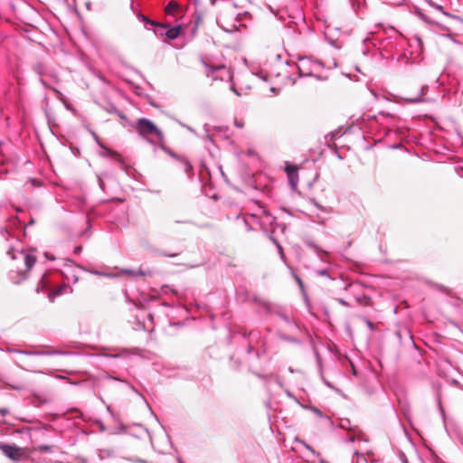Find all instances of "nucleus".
<instances>
[{"label": "nucleus", "mask_w": 463, "mask_h": 463, "mask_svg": "<svg viewBox=\"0 0 463 463\" xmlns=\"http://www.w3.org/2000/svg\"><path fill=\"white\" fill-rule=\"evenodd\" d=\"M177 7H178V5H177V4H176L175 2H170V3L167 5V6H166L165 11H166L167 13H171V12H173L174 10H175Z\"/></svg>", "instance_id": "21"}, {"label": "nucleus", "mask_w": 463, "mask_h": 463, "mask_svg": "<svg viewBox=\"0 0 463 463\" xmlns=\"http://www.w3.org/2000/svg\"><path fill=\"white\" fill-rule=\"evenodd\" d=\"M34 223V220L33 219H31V221L29 222V225H32Z\"/></svg>", "instance_id": "46"}, {"label": "nucleus", "mask_w": 463, "mask_h": 463, "mask_svg": "<svg viewBox=\"0 0 463 463\" xmlns=\"http://www.w3.org/2000/svg\"><path fill=\"white\" fill-rule=\"evenodd\" d=\"M352 369H353V374L356 376L357 375V372H356L354 364H352Z\"/></svg>", "instance_id": "41"}, {"label": "nucleus", "mask_w": 463, "mask_h": 463, "mask_svg": "<svg viewBox=\"0 0 463 463\" xmlns=\"http://www.w3.org/2000/svg\"><path fill=\"white\" fill-rule=\"evenodd\" d=\"M427 90H428V86L424 85L421 87L420 91L417 95L411 96V97H406V98H404V99L408 103L427 102L429 99L424 98V95Z\"/></svg>", "instance_id": "10"}, {"label": "nucleus", "mask_w": 463, "mask_h": 463, "mask_svg": "<svg viewBox=\"0 0 463 463\" xmlns=\"http://www.w3.org/2000/svg\"><path fill=\"white\" fill-rule=\"evenodd\" d=\"M285 321H288V317L285 315L280 316Z\"/></svg>", "instance_id": "45"}, {"label": "nucleus", "mask_w": 463, "mask_h": 463, "mask_svg": "<svg viewBox=\"0 0 463 463\" xmlns=\"http://www.w3.org/2000/svg\"><path fill=\"white\" fill-rule=\"evenodd\" d=\"M163 29H166L165 32V35L171 40L176 39L179 36L180 33V27H169L168 25H162L160 26Z\"/></svg>", "instance_id": "11"}, {"label": "nucleus", "mask_w": 463, "mask_h": 463, "mask_svg": "<svg viewBox=\"0 0 463 463\" xmlns=\"http://www.w3.org/2000/svg\"><path fill=\"white\" fill-rule=\"evenodd\" d=\"M337 66L336 61L334 60L332 64L326 65L322 61L313 60L310 57H299L297 67L300 77H315L319 80H324L326 78L317 74L321 69L335 68Z\"/></svg>", "instance_id": "1"}, {"label": "nucleus", "mask_w": 463, "mask_h": 463, "mask_svg": "<svg viewBox=\"0 0 463 463\" xmlns=\"http://www.w3.org/2000/svg\"><path fill=\"white\" fill-rule=\"evenodd\" d=\"M108 411L113 415L112 411H110V408L108 407Z\"/></svg>", "instance_id": "51"}, {"label": "nucleus", "mask_w": 463, "mask_h": 463, "mask_svg": "<svg viewBox=\"0 0 463 463\" xmlns=\"http://www.w3.org/2000/svg\"><path fill=\"white\" fill-rule=\"evenodd\" d=\"M93 136H94L95 139L98 141V137H97V135H96L95 133H93Z\"/></svg>", "instance_id": "49"}, {"label": "nucleus", "mask_w": 463, "mask_h": 463, "mask_svg": "<svg viewBox=\"0 0 463 463\" xmlns=\"http://www.w3.org/2000/svg\"><path fill=\"white\" fill-rule=\"evenodd\" d=\"M403 463H408L406 459L403 460Z\"/></svg>", "instance_id": "54"}, {"label": "nucleus", "mask_w": 463, "mask_h": 463, "mask_svg": "<svg viewBox=\"0 0 463 463\" xmlns=\"http://www.w3.org/2000/svg\"><path fill=\"white\" fill-rule=\"evenodd\" d=\"M8 354L20 355H64L67 354L68 352L60 351V350H52V351H43L36 349L35 347H32L31 349H19L14 346H7L5 350Z\"/></svg>", "instance_id": "3"}, {"label": "nucleus", "mask_w": 463, "mask_h": 463, "mask_svg": "<svg viewBox=\"0 0 463 463\" xmlns=\"http://www.w3.org/2000/svg\"><path fill=\"white\" fill-rule=\"evenodd\" d=\"M12 388H13V389H14V390H19V389H20V388H19V387H17V386H12Z\"/></svg>", "instance_id": "48"}, {"label": "nucleus", "mask_w": 463, "mask_h": 463, "mask_svg": "<svg viewBox=\"0 0 463 463\" xmlns=\"http://www.w3.org/2000/svg\"><path fill=\"white\" fill-rule=\"evenodd\" d=\"M80 268L76 266L74 262L71 260H66L63 265L62 269L61 270L64 280L70 283H77L79 280L78 269Z\"/></svg>", "instance_id": "5"}, {"label": "nucleus", "mask_w": 463, "mask_h": 463, "mask_svg": "<svg viewBox=\"0 0 463 463\" xmlns=\"http://www.w3.org/2000/svg\"><path fill=\"white\" fill-rule=\"evenodd\" d=\"M306 244L307 247L311 248L317 253V255L322 261L325 260L322 255H328L327 251L322 250L318 245H317L315 242L311 241H307Z\"/></svg>", "instance_id": "12"}, {"label": "nucleus", "mask_w": 463, "mask_h": 463, "mask_svg": "<svg viewBox=\"0 0 463 463\" xmlns=\"http://www.w3.org/2000/svg\"><path fill=\"white\" fill-rule=\"evenodd\" d=\"M99 429H100L101 431H105L106 430V428H105L104 424L101 423V422H99Z\"/></svg>", "instance_id": "39"}, {"label": "nucleus", "mask_w": 463, "mask_h": 463, "mask_svg": "<svg viewBox=\"0 0 463 463\" xmlns=\"http://www.w3.org/2000/svg\"><path fill=\"white\" fill-rule=\"evenodd\" d=\"M203 66L207 69L206 76L211 77L213 80H231L232 72L225 65L213 66L203 61Z\"/></svg>", "instance_id": "4"}, {"label": "nucleus", "mask_w": 463, "mask_h": 463, "mask_svg": "<svg viewBox=\"0 0 463 463\" xmlns=\"http://www.w3.org/2000/svg\"><path fill=\"white\" fill-rule=\"evenodd\" d=\"M292 273V276L293 278L295 279V280L297 281V283L298 284V286L300 287L301 289L304 288V284H303V281L302 279L299 278V276L298 274H296L293 270L291 271Z\"/></svg>", "instance_id": "23"}, {"label": "nucleus", "mask_w": 463, "mask_h": 463, "mask_svg": "<svg viewBox=\"0 0 463 463\" xmlns=\"http://www.w3.org/2000/svg\"><path fill=\"white\" fill-rule=\"evenodd\" d=\"M137 18L140 21L145 22L146 24H150V25H153V26H161V24H157L155 21L150 20L149 18H147L146 16H145V15H143L141 14H137Z\"/></svg>", "instance_id": "16"}, {"label": "nucleus", "mask_w": 463, "mask_h": 463, "mask_svg": "<svg viewBox=\"0 0 463 463\" xmlns=\"http://www.w3.org/2000/svg\"><path fill=\"white\" fill-rule=\"evenodd\" d=\"M33 355H20L14 358V363L20 368L34 373H41L40 371L34 370V363L30 359Z\"/></svg>", "instance_id": "7"}, {"label": "nucleus", "mask_w": 463, "mask_h": 463, "mask_svg": "<svg viewBox=\"0 0 463 463\" xmlns=\"http://www.w3.org/2000/svg\"><path fill=\"white\" fill-rule=\"evenodd\" d=\"M231 90H232L237 96L241 95V93L235 89L233 85L231 86Z\"/></svg>", "instance_id": "34"}, {"label": "nucleus", "mask_w": 463, "mask_h": 463, "mask_svg": "<svg viewBox=\"0 0 463 463\" xmlns=\"http://www.w3.org/2000/svg\"><path fill=\"white\" fill-rule=\"evenodd\" d=\"M148 317L151 321L153 320V316L151 314L148 315Z\"/></svg>", "instance_id": "47"}, {"label": "nucleus", "mask_w": 463, "mask_h": 463, "mask_svg": "<svg viewBox=\"0 0 463 463\" xmlns=\"http://www.w3.org/2000/svg\"><path fill=\"white\" fill-rule=\"evenodd\" d=\"M252 349H253V348H252V346L249 345V347H248V353H249V354H250V353H251V352H252Z\"/></svg>", "instance_id": "44"}, {"label": "nucleus", "mask_w": 463, "mask_h": 463, "mask_svg": "<svg viewBox=\"0 0 463 463\" xmlns=\"http://www.w3.org/2000/svg\"><path fill=\"white\" fill-rule=\"evenodd\" d=\"M170 156L179 162L180 167L187 175V176L191 178L193 176V166L190 161L185 156H177L172 152H170Z\"/></svg>", "instance_id": "9"}, {"label": "nucleus", "mask_w": 463, "mask_h": 463, "mask_svg": "<svg viewBox=\"0 0 463 463\" xmlns=\"http://www.w3.org/2000/svg\"><path fill=\"white\" fill-rule=\"evenodd\" d=\"M338 303L341 304L342 306H345V307H349V304L345 301L343 298H338L337 299Z\"/></svg>", "instance_id": "32"}, {"label": "nucleus", "mask_w": 463, "mask_h": 463, "mask_svg": "<svg viewBox=\"0 0 463 463\" xmlns=\"http://www.w3.org/2000/svg\"><path fill=\"white\" fill-rule=\"evenodd\" d=\"M312 202H313V203H314V204H315L318 209H321V208H322V207H321V205H320L317 202H316L315 200H312Z\"/></svg>", "instance_id": "40"}, {"label": "nucleus", "mask_w": 463, "mask_h": 463, "mask_svg": "<svg viewBox=\"0 0 463 463\" xmlns=\"http://www.w3.org/2000/svg\"><path fill=\"white\" fill-rule=\"evenodd\" d=\"M17 275L19 276V279H14L13 278V276L11 275V279H13V281H14V283H16V284L20 283L21 281L24 280V279L27 278V276H26V273H25V272H19V273H17Z\"/></svg>", "instance_id": "18"}, {"label": "nucleus", "mask_w": 463, "mask_h": 463, "mask_svg": "<svg viewBox=\"0 0 463 463\" xmlns=\"http://www.w3.org/2000/svg\"><path fill=\"white\" fill-rule=\"evenodd\" d=\"M128 350L125 348H110V347H103L102 352L99 354V356L106 358H126L129 356Z\"/></svg>", "instance_id": "6"}, {"label": "nucleus", "mask_w": 463, "mask_h": 463, "mask_svg": "<svg viewBox=\"0 0 463 463\" xmlns=\"http://www.w3.org/2000/svg\"><path fill=\"white\" fill-rule=\"evenodd\" d=\"M0 411L3 415L8 413V411L6 409L0 410Z\"/></svg>", "instance_id": "42"}, {"label": "nucleus", "mask_w": 463, "mask_h": 463, "mask_svg": "<svg viewBox=\"0 0 463 463\" xmlns=\"http://www.w3.org/2000/svg\"><path fill=\"white\" fill-rule=\"evenodd\" d=\"M302 444L305 446V448L309 450L313 455H315V450L312 449V447H310L307 443H306L305 441H302Z\"/></svg>", "instance_id": "30"}, {"label": "nucleus", "mask_w": 463, "mask_h": 463, "mask_svg": "<svg viewBox=\"0 0 463 463\" xmlns=\"http://www.w3.org/2000/svg\"><path fill=\"white\" fill-rule=\"evenodd\" d=\"M318 365H319V371H320V377H321V379H322L323 383H324L327 387H329L330 389L335 390V388L333 386V384H332L329 381H327V380L325 378L324 373H323V370H322V364H321V362H320V360H319V359H318Z\"/></svg>", "instance_id": "17"}, {"label": "nucleus", "mask_w": 463, "mask_h": 463, "mask_svg": "<svg viewBox=\"0 0 463 463\" xmlns=\"http://www.w3.org/2000/svg\"><path fill=\"white\" fill-rule=\"evenodd\" d=\"M359 439V436L357 435H352L347 439L346 442H354Z\"/></svg>", "instance_id": "28"}, {"label": "nucleus", "mask_w": 463, "mask_h": 463, "mask_svg": "<svg viewBox=\"0 0 463 463\" xmlns=\"http://www.w3.org/2000/svg\"><path fill=\"white\" fill-rule=\"evenodd\" d=\"M259 75H260V79H262L264 81L268 80V75L266 73L260 72Z\"/></svg>", "instance_id": "33"}, {"label": "nucleus", "mask_w": 463, "mask_h": 463, "mask_svg": "<svg viewBox=\"0 0 463 463\" xmlns=\"http://www.w3.org/2000/svg\"><path fill=\"white\" fill-rule=\"evenodd\" d=\"M316 273L317 276L329 278L328 270L326 269H317Z\"/></svg>", "instance_id": "24"}, {"label": "nucleus", "mask_w": 463, "mask_h": 463, "mask_svg": "<svg viewBox=\"0 0 463 463\" xmlns=\"http://www.w3.org/2000/svg\"><path fill=\"white\" fill-rule=\"evenodd\" d=\"M418 16L420 20H422L424 23L430 25H439V24L433 20H431L427 14L423 13H418Z\"/></svg>", "instance_id": "15"}, {"label": "nucleus", "mask_w": 463, "mask_h": 463, "mask_svg": "<svg viewBox=\"0 0 463 463\" xmlns=\"http://www.w3.org/2000/svg\"><path fill=\"white\" fill-rule=\"evenodd\" d=\"M313 411H314L317 416L322 417V412H321L318 409L314 408V409H313Z\"/></svg>", "instance_id": "37"}, {"label": "nucleus", "mask_w": 463, "mask_h": 463, "mask_svg": "<svg viewBox=\"0 0 463 463\" xmlns=\"http://www.w3.org/2000/svg\"><path fill=\"white\" fill-rule=\"evenodd\" d=\"M364 320L365 324L367 325L368 328L370 329V331H373L374 330V326H373V322L370 321L366 317H364Z\"/></svg>", "instance_id": "27"}, {"label": "nucleus", "mask_w": 463, "mask_h": 463, "mask_svg": "<svg viewBox=\"0 0 463 463\" xmlns=\"http://www.w3.org/2000/svg\"><path fill=\"white\" fill-rule=\"evenodd\" d=\"M461 444L463 445V440L461 441Z\"/></svg>", "instance_id": "55"}, {"label": "nucleus", "mask_w": 463, "mask_h": 463, "mask_svg": "<svg viewBox=\"0 0 463 463\" xmlns=\"http://www.w3.org/2000/svg\"><path fill=\"white\" fill-rule=\"evenodd\" d=\"M24 260L27 270H30L33 267L36 258L32 254H24Z\"/></svg>", "instance_id": "13"}, {"label": "nucleus", "mask_w": 463, "mask_h": 463, "mask_svg": "<svg viewBox=\"0 0 463 463\" xmlns=\"http://www.w3.org/2000/svg\"><path fill=\"white\" fill-rule=\"evenodd\" d=\"M115 114H117L121 119H127V116L124 114V112H122L119 109H118V112H116Z\"/></svg>", "instance_id": "31"}, {"label": "nucleus", "mask_w": 463, "mask_h": 463, "mask_svg": "<svg viewBox=\"0 0 463 463\" xmlns=\"http://www.w3.org/2000/svg\"><path fill=\"white\" fill-rule=\"evenodd\" d=\"M235 125H236L238 128H242V127H243V123L239 122V121H237V120H235Z\"/></svg>", "instance_id": "38"}, {"label": "nucleus", "mask_w": 463, "mask_h": 463, "mask_svg": "<svg viewBox=\"0 0 463 463\" xmlns=\"http://www.w3.org/2000/svg\"><path fill=\"white\" fill-rule=\"evenodd\" d=\"M270 239H271V241L275 243V245H276V246H277V248L279 249V253H280L281 257L283 258V257H284V254H283L282 247L278 243V241H277L275 238L271 237Z\"/></svg>", "instance_id": "26"}, {"label": "nucleus", "mask_w": 463, "mask_h": 463, "mask_svg": "<svg viewBox=\"0 0 463 463\" xmlns=\"http://www.w3.org/2000/svg\"><path fill=\"white\" fill-rule=\"evenodd\" d=\"M81 250H82L81 246H77L74 249V253L79 254V253H80Z\"/></svg>", "instance_id": "35"}, {"label": "nucleus", "mask_w": 463, "mask_h": 463, "mask_svg": "<svg viewBox=\"0 0 463 463\" xmlns=\"http://www.w3.org/2000/svg\"><path fill=\"white\" fill-rule=\"evenodd\" d=\"M346 423L342 424V428H345Z\"/></svg>", "instance_id": "53"}, {"label": "nucleus", "mask_w": 463, "mask_h": 463, "mask_svg": "<svg viewBox=\"0 0 463 463\" xmlns=\"http://www.w3.org/2000/svg\"><path fill=\"white\" fill-rule=\"evenodd\" d=\"M346 423L342 424V428H345Z\"/></svg>", "instance_id": "52"}, {"label": "nucleus", "mask_w": 463, "mask_h": 463, "mask_svg": "<svg viewBox=\"0 0 463 463\" xmlns=\"http://www.w3.org/2000/svg\"><path fill=\"white\" fill-rule=\"evenodd\" d=\"M105 109L107 110V112L110 113V114H115L116 112H118V109L117 107L112 104V103H109L106 108Z\"/></svg>", "instance_id": "20"}, {"label": "nucleus", "mask_w": 463, "mask_h": 463, "mask_svg": "<svg viewBox=\"0 0 463 463\" xmlns=\"http://www.w3.org/2000/svg\"><path fill=\"white\" fill-rule=\"evenodd\" d=\"M433 7L437 10H439L441 11L445 15H449V13L443 11V7L442 5H433Z\"/></svg>", "instance_id": "29"}, {"label": "nucleus", "mask_w": 463, "mask_h": 463, "mask_svg": "<svg viewBox=\"0 0 463 463\" xmlns=\"http://www.w3.org/2000/svg\"><path fill=\"white\" fill-rule=\"evenodd\" d=\"M67 288H68V286L65 284L64 286L59 288L55 291V295L59 296V295H61V294L65 293L67 291Z\"/></svg>", "instance_id": "25"}, {"label": "nucleus", "mask_w": 463, "mask_h": 463, "mask_svg": "<svg viewBox=\"0 0 463 463\" xmlns=\"http://www.w3.org/2000/svg\"><path fill=\"white\" fill-rule=\"evenodd\" d=\"M350 2L354 11L362 8V3L359 0H350Z\"/></svg>", "instance_id": "19"}, {"label": "nucleus", "mask_w": 463, "mask_h": 463, "mask_svg": "<svg viewBox=\"0 0 463 463\" xmlns=\"http://www.w3.org/2000/svg\"><path fill=\"white\" fill-rule=\"evenodd\" d=\"M40 82H41L43 86H46L45 81H44L42 78H40Z\"/></svg>", "instance_id": "43"}, {"label": "nucleus", "mask_w": 463, "mask_h": 463, "mask_svg": "<svg viewBox=\"0 0 463 463\" xmlns=\"http://www.w3.org/2000/svg\"><path fill=\"white\" fill-rule=\"evenodd\" d=\"M136 129L138 134L143 137H153L160 144L165 142L163 132L156 126V124L146 118H140L137 121Z\"/></svg>", "instance_id": "2"}, {"label": "nucleus", "mask_w": 463, "mask_h": 463, "mask_svg": "<svg viewBox=\"0 0 463 463\" xmlns=\"http://www.w3.org/2000/svg\"><path fill=\"white\" fill-rule=\"evenodd\" d=\"M285 171L287 173L288 175H289V174H292V173H298V169L295 165H288L285 167Z\"/></svg>", "instance_id": "22"}, {"label": "nucleus", "mask_w": 463, "mask_h": 463, "mask_svg": "<svg viewBox=\"0 0 463 463\" xmlns=\"http://www.w3.org/2000/svg\"><path fill=\"white\" fill-rule=\"evenodd\" d=\"M439 411H440L443 419H445V411H444V410H443V408H442L440 403L439 404Z\"/></svg>", "instance_id": "36"}, {"label": "nucleus", "mask_w": 463, "mask_h": 463, "mask_svg": "<svg viewBox=\"0 0 463 463\" xmlns=\"http://www.w3.org/2000/svg\"><path fill=\"white\" fill-rule=\"evenodd\" d=\"M0 450L9 458L17 459L21 456L20 449L15 445L0 442Z\"/></svg>", "instance_id": "8"}, {"label": "nucleus", "mask_w": 463, "mask_h": 463, "mask_svg": "<svg viewBox=\"0 0 463 463\" xmlns=\"http://www.w3.org/2000/svg\"><path fill=\"white\" fill-rule=\"evenodd\" d=\"M289 184L293 190L297 189L298 183V173H292L288 175Z\"/></svg>", "instance_id": "14"}, {"label": "nucleus", "mask_w": 463, "mask_h": 463, "mask_svg": "<svg viewBox=\"0 0 463 463\" xmlns=\"http://www.w3.org/2000/svg\"><path fill=\"white\" fill-rule=\"evenodd\" d=\"M288 371H289L290 373H294V372H295V371H294V369H292V368H289V369H288Z\"/></svg>", "instance_id": "50"}]
</instances>
